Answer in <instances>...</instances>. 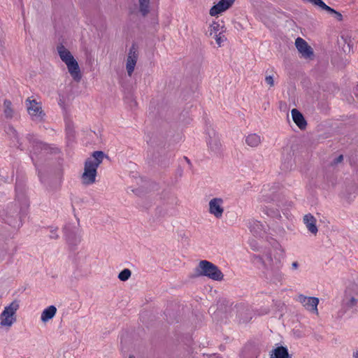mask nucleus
<instances>
[{"label":"nucleus","instance_id":"f257e3e1","mask_svg":"<svg viewBox=\"0 0 358 358\" xmlns=\"http://www.w3.org/2000/svg\"><path fill=\"white\" fill-rule=\"evenodd\" d=\"M103 152L96 151L92 156L86 159L84 166V172L81 176L82 183L85 185H90L96 182L97 169L103 161Z\"/></svg>","mask_w":358,"mask_h":358},{"label":"nucleus","instance_id":"f03ea898","mask_svg":"<svg viewBox=\"0 0 358 358\" xmlns=\"http://www.w3.org/2000/svg\"><path fill=\"white\" fill-rule=\"evenodd\" d=\"M57 51L61 60L66 65L68 71L72 78L75 81L79 82L82 78L80 69L71 52L62 44L57 46Z\"/></svg>","mask_w":358,"mask_h":358},{"label":"nucleus","instance_id":"7ed1b4c3","mask_svg":"<svg viewBox=\"0 0 358 358\" xmlns=\"http://www.w3.org/2000/svg\"><path fill=\"white\" fill-rule=\"evenodd\" d=\"M199 276H206L213 280H222L224 275L217 266L207 260H201L195 268Z\"/></svg>","mask_w":358,"mask_h":358},{"label":"nucleus","instance_id":"20e7f679","mask_svg":"<svg viewBox=\"0 0 358 358\" xmlns=\"http://www.w3.org/2000/svg\"><path fill=\"white\" fill-rule=\"evenodd\" d=\"M19 309L17 301H13L9 305L4 307L0 314V327L10 329L16 322V313Z\"/></svg>","mask_w":358,"mask_h":358},{"label":"nucleus","instance_id":"39448f33","mask_svg":"<svg viewBox=\"0 0 358 358\" xmlns=\"http://www.w3.org/2000/svg\"><path fill=\"white\" fill-rule=\"evenodd\" d=\"M297 301L301 303L307 310L315 315H318V298L313 296H306L303 294H300L297 296Z\"/></svg>","mask_w":358,"mask_h":358},{"label":"nucleus","instance_id":"423d86ee","mask_svg":"<svg viewBox=\"0 0 358 358\" xmlns=\"http://www.w3.org/2000/svg\"><path fill=\"white\" fill-rule=\"evenodd\" d=\"M224 200L220 197H215L209 201L208 212L215 218L220 219L224 213Z\"/></svg>","mask_w":358,"mask_h":358},{"label":"nucleus","instance_id":"0eeeda50","mask_svg":"<svg viewBox=\"0 0 358 358\" xmlns=\"http://www.w3.org/2000/svg\"><path fill=\"white\" fill-rule=\"evenodd\" d=\"M264 264L267 271L275 276L280 275V269L282 266L280 259L274 258L271 255H268L264 261Z\"/></svg>","mask_w":358,"mask_h":358},{"label":"nucleus","instance_id":"6e6552de","mask_svg":"<svg viewBox=\"0 0 358 358\" xmlns=\"http://www.w3.org/2000/svg\"><path fill=\"white\" fill-rule=\"evenodd\" d=\"M344 305L348 308H353L358 311V288H349L346 291Z\"/></svg>","mask_w":358,"mask_h":358},{"label":"nucleus","instance_id":"1a4fd4ad","mask_svg":"<svg viewBox=\"0 0 358 358\" xmlns=\"http://www.w3.org/2000/svg\"><path fill=\"white\" fill-rule=\"evenodd\" d=\"M27 110L31 118L36 121L43 120L44 113L42 110L41 106L35 100H27Z\"/></svg>","mask_w":358,"mask_h":358},{"label":"nucleus","instance_id":"9d476101","mask_svg":"<svg viewBox=\"0 0 358 358\" xmlns=\"http://www.w3.org/2000/svg\"><path fill=\"white\" fill-rule=\"evenodd\" d=\"M235 0H220L209 11L211 16H217L228 10L234 3Z\"/></svg>","mask_w":358,"mask_h":358},{"label":"nucleus","instance_id":"9b49d317","mask_svg":"<svg viewBox=\"0 0 358 358\" xmlns=\"http://www.w3.org/2000/svg\"><path fill=\"white\" fill-rule=\"evenodd\" d=\"M138 60L137 50L132 46L128 53L126 63V69L129 76L133 73Z\"/></svg>","mask_w":358,"mask_h":358},{"label":"nucleus","instance_id":"f8f14e48","mask_svg":"<svg viewBox=\"0 0 358 358\" xmlns=\"http://www.w3.org/2000/svg\"><path fill=\"white\" fill-rule=\"evenodd\" d=\"M295 45L299 52L304 58H310L313 55L312 48L303 38H297L295 41Z\"/></svg>","mask_w":358,"mask_h":358},{"label":"nucleus","instance_id":"ddd939ff","mask_svg":"<svg viewBox=\"0 0 358 358\" xmlns=\"http://www.w3.org/2000/svg\"><path fill=\"white\" fill-rule=\"evenodd\" d=\"M57 309L55 306H49L45 308L41 314V321L46 324L50 320L54 318L56 315Z\"/></svg>","mask_w":358,"mask_h":358},{"label":"nucleus","instance_id":"4468645a","mask_svg":"<svg viewBox=\"0 0 358 358\" xmlns=\"http://www.w3.org/2000/svg\"><path fill=\"white\" fill-rule=\"evenodd\" d=\"M316 222V219L311 214H306L303 216V223L307 229L313 234H316L318 231Z\"/></svg>","mask_w":358,"mask_h":358},{"label":"nucleus","instance_id":"2eb2a0df","mask_svg":"<svg viewBox=\"0 0 358 358\" xmlns=\"http://www.w3.org/2000/svg\"><path fill=\"white\" fill-rule=\"evenodd\" d=\"M292 120L294 123L301 129H304L306 127V121L304 119L301 113H300L297 109L294 108L291 111Z\"/></svg>","mask_w":358,"mask_h":358},{"label":"nucleus","instance_id":"dca6fc26","mask_svg":"<svg viewBox=\"0 0 358 358\" xmlns=\"http://www.w3.org/2000/svg\"><path fill=\"white\" fill-rule=\"evenodd\" d=\"M261 143V136L257 134H250L245 137V143L251 148H256L259 146Z\"/></svg>","mask_w":358,"mask_h":358},{"label":"nucleus","instance_id":"f3484780","mask_svg":"<svg viewBox=\"0 0 358 358\" xmlns=\"http://www.w3.org/2000/svg\"><path fill=\"white\" fill-rule=\"evenodd\" d=\"M247 224L250 232L254 235H258L263 230L262 224L256 220H249Z\"/></svg>","mask_w":358,"mask_h":358},{"label":"nucleus","instance_id":"a211bd4d","mask_svg":"<svg viewBox=\"0 0 358 358\" xmlns=\"http://www.w3.org/2000/svg\"><path fill=\"white\" fill-rule=\"evenodd\" d=\"M208 145L211 151L216 152H217L221 146L219 136L216 134H213V136H210L208 140Z\"/></svg>","mask_w":358,"mask_h":358},{"label":"nucleus","instance_id":"6ab92c4d","mask_svg":"<svg viewBox=\"0 0 358 358\" xmlns=\"http://www.w3.org/2000/svg\"><path fill=\"white\" fill-rule=\"evenodd\" d=\"M223 27H222L218 22H213L212 24H210L208 29V34L210 36H214L217 34H219V32H222Z\"/></svg>","mask_w":358,"mask_h":358},{"label":"nucleus","instance_id":"aec40b11","mask_svg":"<svg viewBox=\"0 0 358 358\" xmlns=\"http://www.w3.org/2000/svg\"><path fill=\"white\" fill-rule=\"evenodd\" d=\"M288 352L284 347H278L271 355V358H288Z\"/></svg>","mask_w":358,"mask_h":358},{"label":"nucleus","instance_id":"412c9836","mask_svg":"<svg viewBox=\"0 0 358 358\" xmlns=\"http://www.w3.org/2000/svg\"><path fill=\"white\" fill-rule=\"evenodd\" d=\"M322 10H326L327 12L331 14L338 21L343 20V15L341 13L336 11V10L331 8L329 6L326 5L323 7Z\"/></svg>","mask_w":358,"mask_h":358},{"label":"nucleus","instance_id":"4be33fe9","mask_svg":"<svg viewBox=\"0 0 358 358\" xmlns=\"http://www.w3.org/2000/svg\"><path fill=\"white\" fill-rule=\"evenodd\" d=\"M140 5V10L143 15H146L149 11L150 0H138Z\"/></svg>","mask_w":358,"mask_h":358},{"label":"nucleus","instance_id":"5701e85b","mask_svg":"<svg viewBox=\"0 0 358 358\" xmlns=\"http://www.w3.org/2000/svg\"><path fill=\"white\" fill-rule=\"evenodd\" d=\"M4 107V113L7 117H12L13 114V110L11 108V103L8 100H5L3 103Z\"/></svg>","mask_w":358,"mask_h":358},{"label":"nucleus","instance_id":"b1692460","mask_svg":"<svg viewBox=\"0 0 358 358\" xmlns=\"http://www.w3.org/2000/svg\"><path fill=\"white\" fill-rule=\"evenodd\" d=\"M131 271L128 268H124L119 273L118 278L121 281H126L131 277Z\"/></svg>","mask_w":358,"mask_h":358},{"label":"nucleus","instance_id":"393cba45","mask_svg":"<svg viewBox=\"0 0 358 358\" xmlns=\"http://www.w3.org/2000/svg\"><path fill=\"white\" fill-rule=\"evenodd\" d=\"M304 2L310 3L313 6H318L321 9L325 6V3L322 0H302Z\"/></svg>","mask_w":358,"mask_h":358},{"label":"nucleus","instance_id":"a878e982","mask_svg":"<svg viewBox=\"0 0 358 358\" xmlns=\"http://www.w3.org/2000/svg\"><path fill=\"white\" fill-rule=\"evenodd\" d=\"M222 32H219V34H217L213 36L217 43V44L220 47L222 43L226 41V38L224 35L222 34Z\"/></svg>","mask_w":358,"mask_h":358},{"label":"nucleus","instance_id":"bb28decb","mask_svg":"<svg viewBox=\"0 0 358 358\" xmlns=\"http://www.w3.org/2000/svg\"><path fill=\"white\" fill-rule=\"evenodd\" d=\"M265 81L269 87H273L274 86V79L273 76H267L265 78Z\"/></svg>","mask_w":358,"mask_h":358},{"label":"nucleus","instance_id":"cd10ccee","mask_svg":"<svg viewBox=\"0 0 358 358\" xmlns=\"http://www.w3.org/2000/svg\"><path fill=\"white\" fill-rule=\"evenodd\" d=\"M299 266V264L296 262H294L292 264V269H297Z\"/></svg>","mask_w":358,"mask_h":358},{"label":"nucleus","instance_id":"c85d7f7f","mask_svg":"<svg viewBox=\"0 0 358 358\" xmlns=\"http://www.w3.org/2000/svg\"><path fill=\"white\" fill-rule=\"evenodd\" d=\"M343 155L338 156L336 159V163H339L343 160Z\"/></svg>","mask_w":358,"mask_h":358},{"label":"nucleus","instance_id":"c756f323","mask_svg":"<svg viewBox=\"0 0 358 358\" xmlns=\"http://www.w3.org/2000/svg\"><path fill=\"white\" fill-rule=\"evenodd\" d=\"M353 357L355 358H358V350H357L355 352H354Z\"/></svg>","mask_w":358,"mask_h":358},{"label":"nucleus","instance_id":"7c9ffc66","mask_svg":"<svg viewBox=\"0 0 358 358\" xmlns=\"http://www.w3.org/2000/svg\"><path fill=\"white\" fill-rule=\"evenodd\" d=\"M57 236H58L57 235H55V233H52V235L51 236L52 238H57Z\"/></svg>","mask_w":358,"mask_h":358},{"label":"nucleus","instance_id":"2f4dec72","mask_svg":"<svg viewBox=\"0 0 358 358\" xmlns=\"http://www.w3.org/2000/svg\"><path fill=\"white\" fill-rule=\"evenodd\" d=\"M185 160L189 163V160L186 157L185 158Z\"/></svg>","mask_w":358,"mask_h":358},{"label":"nucleus","instance_id":"473e14b6","mask_svg":"<svg viewBox=\"0 0 358 358\" xmlns=\"http://www.w3.org/2000/svg\"><path fill=\"white\" fill-rule=\"evenodd\" d=\"M129 358H134V357H133V356H129Z\"/></svg>","mask_w":358,"mask_h":358}]
</instances>
